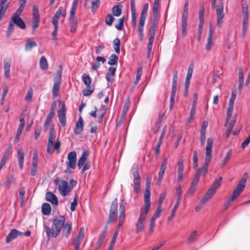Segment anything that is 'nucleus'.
Returning <instances> with one entry per match:
<instances>
[{"label": "nucleus", "mask_w": 250, "mask_h": 250, "mask_svg": "<svg viewBox=\"0 0 250 250\" xmlns=\"http://www.w3.org/2000/svg\"><path fill=\"white\" fill-rule=\"evenodd\" d=\"M88 155V153L87 151H84L83 152L81 157L78 160V164H77V166L80 169L83 166L85 161L87 159Z\"/></svg>", "instance_id": "23"}, {"label": "nucleus", "mask_w": 250, "mask_h": 250, "mask_svg": "<svg viewBox=\"0 0 250 250\" xmlns=\"http://www.w3.org/2000/svg\"><path fill=\"white\" fill-rule=\"evenodd\" d=\"M56 134L55 131L54 129V125H52L51 126L50 130L49 131V136L48 138V144L50 145L53 146L54 142L56 138Z\"/></svg>", "instance_id": "20"}, {"label": "nucleus", "mask_w": 250, "mask_h": 250, "mask_svg": "<svg viewBox=\"0 0 250 250\" xmlns=\"http://www.w3.org/2000/svg\"><path fill=\"white\" fill-rule=\"evenodd\" d=\"M85 233L83 228H81L78 233L73 239V243L74 246V250H80V245L84 238Z\"/></svg>", "instance_id": "7"}, {"label": "nucleus", "mask_w": 250, "mask_h": 250, "mask_svg": "<svg viewBox=\"0 0 250 250\" xmlns=\"http://www.w3.org/2000/svg\"><path fill=\"white\" fill-rule=\"evenodd\" d=\"M151 181V177H147L146 178V188L145 190V192L144 194V200L145 204L150 205V184Z\"/></svg>", "instance_id": "11"}, {"label": "nucleus", "mask_w": 250, "mask_h": 250, "mask_svg": "<svg viewBox=\"0 0 250 250\" xmlns=\"http://www.w3.org/2000/svg\"><path fill=\"white\" fill-rule=\"evenodd\" d=\"M215 192L216 191H215V190H213V189H212L210 188L202 198V200L203 202L206 203L209 199L211 198L212 196L215 194Z\"/></svg>", "instance_id": "24"}, {"label": "nucleus", "mask_w": 250, "mask_h": 250, "mask_svg": "<svg viewBox=\"0 0 250 250\" xmlns=\"http://www.w3.org/2000/svg\"><path fill=\"white\" fill-rule=\"evenodd\" d=\"M38 153L37 150H35L34 152L32 162V167H38Z\"/></svg>", "instance_id": "43"}, {"label": "nucleus", "mask_w": 250, "mask_h": 250, "mask_svg": "<svg viewBox=\"0 0 250 250\" xmlns=\"http://www.w3.org/2000/svg\"><path fill=\"white\" fill-rule=\"evenodd\" d=\"M196 113V107H192L190 110L189 116L188 119V123H190L193 119V118Z\"/></svg>", "instance_id": "57"}, {"label": "nucleus", "mask_w": 250, "mask_h": 250, "mask_svg": "<svg viewBox=\"0 0 250 250\" xmlns=\"http://www.w3.org/2000/svg\"><path fill=\"white\" fill-rule=\"evenodd\" d=\"M33 89L31 87H30L28 90V91L26 93V95L25 97V100L26 101H30L32 99L33 96Z\"/></svg>", "instance_id": "53"}, {"label": "nucleus", "mask_w": 250, "mask_h": 250, "mask_svg": "<svg viewBox=\"0 0 250 250\" xmlns=\"http://www.w3.org/2000/svg\"><path fill=\"white\" fill-rule=\"evenodd\" d=\"M82 80L86 87L90 86L91 83V79L85 73L83 74L82 76Z\"/></svg>", "instance_id": "34"}, {"label": "nucleus", "mask_w": 250, "mask_h": 250, "mask_svg": "<svg viewBox=\"0 0 250 250\" xmlns=\"http://www.w3.org/2000/svg\"><path fill=\"white\" fill-rule=\"evenodd\" d=\"M76 166V160L68 159V162L66 163L67 169L69 168L74 169Z\"/></svg>", "instance_id": "48"}, {"label": "nucleus", "mask_w": 250, "mask_h": 250, "mask_svg": "<svg viewBox=\"0 0 250 250\" xmlns=\"http://www.w3.org/2000/svg\"><path fill=\"white\" fill-rule=\"evenodd\" d=\"M66 107L65 104H62V108L58 111V115L59 121L62 126H65L66 125V115H65Z\"/></svg>", "instance_id": "13"}, {"label": "nucleus", "mask_w": 250, "mask_h": 250, "mask_svg": "<svg viewBox=\"0 0 250 250\" xmlns=\"http://www.w3.org/2000/svg\"><path fill=\"white\" fill-rule=\"evenodd\" d=\"M163 115H160L159 116L158 120L157 123H156L154 129V133L155 134H156L158 131H159V128L160 127V125H161V123L162 122L163 119Z\"/></svg>", "instance_id": "38"}, {"label": "nucleus", "mask_w": 250, "mask_h": 250, "mask_svg": "<svg viewBox=\"0 0 250 250\" xmlns=\"http://www.w3.org/2000/svg\"><path fill=\"white\" fill-rule=\"evenodd\" d=\"M205 13V9L204 6H200L199 8V18L200 21V27H202L203 26L204 24V16Z\"/></svg>", "instance_id": "29"}, {"label": "nucleus", "mask_w": 250, "mask_h": 250, "mask_svg": "<svg viewBox=\"0 0 250 250\" xmlns=\"http://www.w3.org/2000/svg\"><path fill=\"white\" fill-rule=\"evenodd\" d=\"M211 7L213 9L216 10L217 14V24L219 27H221L223 21L224 14V4L222 0H221L218 4H216V0H211Z\"/></svg>", "instance_id": "4"}, {"label": "nucleus", "mask_w": 250, "mask_h": 250, "mask_svg": "<svg viewBox=\"0 0 250 250\" xmlns=\"http://www.w3.org/2000/svg\"><path fill=\"white\" fill-rule=\"evenodd\" d=\"M118 60V57L115 54H112L109 58L108 64L111 65H116Z\"/></svg>", "instance_id": "37"}, {"label": "nucleus", "mask_w": 250, "mask_h": 250, "mask_svg": "<svg viewBox=\"0 0 250 250\" xmlns=\"http://www.w3.org/2000/svg\"><path fill=\"white\" fill-rule=\"evenodd\" d=\"M62 70L60 69L57 72V75L54 77V83L52 88V94L54 97L58 96L61 83Z\"/></svg>", "instance_id": "6"}, {"label": "nucleus", "mask_w": 250, "mask_h": 250, "mask_svg": "<svg viewBox=\"0 0 250 250\" xmlns=\"http://www.w3.org/2000/svg\"><path fill=\"white\" fill-rule=\"evenodd\" d=\"M46 200L52 205L57 206L58 205V199L56 195L50 191L47 192L45 194Z\"/></svg>", "instance_id": "15"}, {"label": "nucleus", "mask_w": 250, "mask_h": 250, "mask_svg": "<svg viewBox=\"0 0 250 250\" xmlns=\"http://www.w3.org/2000/svg\"><path fill=\"white\" fill-rule=\"evenodd\" d=\"M12 148V146L11 144H10L6 149L5 150L4 155L3 157H6L9 159V156L12 154L11 153V149Z\"/></svg>", "instance_id": "58"}, {"label": "nucleus", "mask_w": 250, "mask_h": 250, "mask_svg": "<svg viewBox=\"0 0 250 250\" xmlns=\"http://www.w3.org/2000/svg\"><path fill=\"white\" fill-rule=\"evenodd\" d=\"M150 206V205L145 204L144 207L141 208L139 218L135 224L136 233H139L144 229L146 215L148 212Z\"/></svg>", "instance_id": "3"}, {"label": "nucleus", "mask_w": 250, "mask_h": 250, "mask_svg": "<svg viewBox=\"0 0 250 250\" xmlns=\"http://www.w3.org/2000/svg\"><path fill=\"white\" fill-rule=\"evenodd\" d=\"M44 227L48 239L57 237L61 231L62 235L68 238L72 230L71 224L68 222H65V218L62 215L56 216L53 219L51 228L46 224H44Z\"/></svg>", "instance_id": "1"}, {"label": "nucleus", "mask_w": 250, "mask_h": 250, "mask_svg": "<svg viewBox=\"0 0 250 250\" xmlns=\"http://www.w3.org/2000/svg\"><path fill=\"white\" fill-rule=\"evenodd\" d=\"M115 18L112 15L110 14H108L105 18V22L107 25L111 26Z\"/></svg>", "instance_id": "50"}, {"label": "nucleus", "mask_w": 250, "mask_h": 250, "mask_svg": "<svg viewBox=\"0 0 250 250\" xmlns=\"http://www.w3.org/2000/svg\"><path fill=\"white\" fill-rule=\"evenodd\" d=\"M167 158H164L163 159L160 170L165 172V170L167 168Z\"/></svg>", "instance_id": "62"}, {"label": "nucleus", "mask_w": 250, "mask_h": 250, "mask_svg": "<svg viewBox=\"0 0 250 250\" xmlns=\"http://www.w3.org/2000/svg\"><path fill=\"white\" fill-rule=\"evenodd\" d=\"M14 24H15L13 22V21L11 19L9 23V25H8L7 31V33H6V36L7 38H8L10 36L11 34L13 32V31L14 30V27H15Z\"/></svg>", "instance_id": "42"}, {"label": "nucleus", "mask_w": 250, "mask_h": 250, "mask_svg": "<svg viewBox=\"0 0 250 250\" xmlns=\"http://www.w3.org/2000/svg\"><path fill=\"white\" fill-rule=\"evenodd\" d=\"M158 22L153 21V23L151 25L149 29L148 32L156 33V29L157 28Z\"/></svg>", "instance_id": "64"}, {"label": "nucleus", "mask_w": 250, "mask_h": 250, "mask_svg": "<svg viewBox=\"0 0 250 250\" xmlns=\"http://www.w3.org/2000/svg\"><path fill=\"white\" fill-rule=\"evenodd\" d=\"M122 5L121 4L114 6L112 9L113 15L116 17H119L122 12Z\"/></svg>", "instance_id": "26"}, {"label": "nucleus", "mask_w": 250, "mask_h": 250, "mask_svg": "<svg viewBox=\"0 0 250 250\" xmlns=\"http://www.w3.org/2000/svg\"><path fill=\"white\" fill-rule=\"evenodd\" d=\"M142 67H139L137 69V75H136V80L134 82V84L135 85H136L138 84V83H139L140 79H141V77L142 76Z\"/></svg>", "instance_id": "52"}, {"label": "nucleus", "mask_w": 250, "mask_h": 250, "mask_svg": "<svg viewBox=\"0 0 250 250\" xmlns=\"http://www.w3.org/2000/svg\"><path fill=\"white\" fill-rule=\"evenodd\" d=\"M10 67H11V64H10V62H4V76L7 79H9L10 78Z\"/></svg>", "instance_id": "32"}, {"label": "nucleus", "mask_w": 250, "mask_h": 250, "mask_svg": "<svg viewBox=\"0 0 250 250\" xmlns=\"http://www.w3.org/2000/svg\"><path fill=\"white\" fill-rule=\"evenodd\" d=\"M213 146V140L210 138L207 139L206 147V157L205 162L202 167L197 169L195 174L198 176H206L208 173V166L212 158V149Z\"/></svg>", "instance_id": "2"}, {"label": "nucleus", "mask_w": 250, "mask_h": 250, "mask_svg": "<svg viewBox=\"0 0 250 250\" xmlns=\"http://www.w3.org/2000/svg\"><path fill=\"white\" fill-rule=\"evenodd\" d=\"M222 181V177H220L218 179H216L213 183L212 187L210 188L211 189H213L216 191V189L220 186Z\"/></svg>", "instance_id": "41"}, {"label": "nucleus", "mask_w": 250, "mask_h": 250, "mask_svg": "<svg viewBox=\"0 0 250 250\" xmlns=\"http://www.w3.org/2000/svg\"><path fill=\"white\" fill-rule=\"evenodd\" d=\"M11 19L14 23V24L17 25L20 28L24 29L26 28V25L22 19L20 18V16L17 15V14H13Z\"/></svg>", "instance_id": "14"}, {"label": "nucleus", "mask_w": 250, "mask_h": 250, "mask_svg": "<svg viewBox=\"0 0 250 250\" xmlns=\"http://www.w3.org/2000/svg\"><path fill=\"white\" fill-rule=\"evenodd\" d=\"M107 227L104 229L102 232L100 234L98 241L97 242V247L99 248L103 243L106 235Z\"/></svg>", "instance_id": "22"}, {"label": "nucleus", "mask_w": 250, "mask_h": 250, "mask_svg": "<svg viewBox=\"0 0 250 250\" xmlns=\"http://www.w3.org/2000/svg\"><path fill=\"white\" fill-rule=\"evenodd\" d=\"M70 184L71 186H68V182L65 180H62L58 185V189L60 193L63 196H66L68 193L72 190L73 187L77 184V181L71 180Z\"/></svg>", "instance_id": "5"}, {"label": "nucleus", "mask_w": 250, "mask_h": 250, "mask_svg": "<svg viewBox=\"0 0 250 250\" xmlns=\"http://www.w3.org/2000/svg\"><path fill=\"white\" fill-rule=\"evenodd\" d=\"M20 124H19V127H18V128L17 130V133H18V135L21 134L22 130L23 129V127L24 126V125H25V121H24V118L20 117Z\"/></svg>", "instance_id": "44"}, {"label": "nucleus", "mask_w": 250, "mask_h": 250, "mask_svg": "<svg viewBox=\"0 0 250 250\" xmlns=\"http://www.w3.org/2000/svg\"><path fill=\"white\" fill-rule=\"evenodd\" d=\"M83 121L82 117H80L78 121L76 122L74 132L76 134H80L83 130Z\"/></svg>", "instance_id": "18"}, {"label": "nucleus", "mask_w": 250, "mask_h": 250, "mask_svg": "<svg viewBox=\"0 0 250 250\" xmlns=\"http://www.w3.org/2000/svg\"><path fill=\"white\" fill-rule=\"evenodd\" d=\"M42 213L44 215H48L51 211V207L50 205L47 203H44L42 206Z\"/></svg>", "instance_id": "25"}, {"label": "nucleus", "mask_w": 250, "mask_h": 250, "mask_svg": "<svg viewBox=\"0 0 250 250\" xmlns=\"http://www.w3.org/2000/svg\"><path fill=\"white\" fill-rule=\"evenodd\" d=\"M100 0H93L91 3V11L93 13H95L96 10L98 8L100 5Z\"/></svg>", "instance_id": "46"}, {"label": "nucleus", "mask_w": 250, "mask_h": 250, "mask_svg": "<svg viewBox=\"0 0 250 250\" xmlns=\"http://www.w3.org/2000/svg\"><path fill=\"white\" fill-rule=\"evenodd\" d=\"M78 204L77 201V195L75 194L73 201L71 203L70 209L72 211H74L76 210V206Z\"/></svg>", "instance_id": "54"}, {"label": "nucleus", "mask_w": 250, "mask_h": 250, "mask_svg": "<svg viewBox=\"0 0 250 250\" xmlns=\"http://www.w3.org/2000/svg\"><path fill=\"white\" fill-rule=\"evenodd\" d=\"M40 66L42 70H47L48 68L47 60L44 56H42L40 59Z\"/></svg>", "instance_id": "31"}, {"label": "nucleus", "mask_w": 250, "mask_h": 250, "mask_svg": "<svg viewBox=\"0 0 250 250\" xmlns=\"http://www.w3.org/2000/svg\"><path fill=\"white\" fill-rule=\"evenodd\" d=\"M213 34V29L212 28V25H211V24H210L209 25V35H208V42L206 46V49L208 51H209L211 48V45L212 43V39Z\"/></svg>", "instance_id": "21"}, {"label": "nucleus", "mask_w": 250, "mask_h": 250, "mask_svg": "<svg viewBox=\"0 0 250 250\" xmlns=\"http://www.w3.org/2000/svg\"><path fill=\"white\" fill-rule=\"evenodd\" d=\"M23 235V232H21L15 229H12L6 237V243L8 244L18 237L22 236Z\"/></svg>", "instance_id": "12"}, {"label": "nucleus", "mask_w": 250, "mask_h": 250, "mask_svg": "<svg viewBox=\"0 0 250 250\" xmlns=\"http://www.w3.org/2000/svg\"><path fill=\"white\" fill-rule=\"evenodd\" d=\"M193 71V66L190 65L188 68L186 82H188L190 83V79L192 77Z\"/></svg>", "instance_id": "51"}, {"label": "nucleus", "mask_w": 250, "mask_h": 250, "mask_svg": "<svg viewBox=\"0 0 250 250\" xmlns=\"http://www.w3.org/2000/svg\"><path fill=\"white\" fill-rule=\"evenodd\" d=\"M33 21H40V13L38 7L36 5H34L33 7Z\"/></svg>", "instance_id": "33"}, {"label": "nucleus", "mask_w": 250, "mask_h": 250, "mask_svg": "<svg viewBox=\"0 0 250 250\" xmlns=\"http://www.w3.org/2000/svg\"><path fill=\"white\" fill-rule=\"evenodd\" d=\"M232 149H230L228 151L224 160L222 161L221 166V167L222 168H223L224 167H225V166L226 165V164L228 163V162L229 161L231 156L232 155Z\"/></svg>", "instance_id": "28"}, {"label": "nucleus", "mask_w": 250, "mask_h": 250, "mask_svg": "<svg viewBox=\"0 0 250 250\" xmlns=\"http://www.w3.org/2000/svg\"><path fill=\"white\" fill-rule=\"evenodd\" d=\"M233 110V105L229 104V106L227 108V114L226 118V122H228L232 115Z\"/></svg>", "instance_id": "49"}, {"label": "nucleus", "mask_w": 250, "mask_h": 250, "mask_svg": "<svg viewBox=\"0 0 250 250\" xmlns=\"http://www.w3.org/2000/svg\"><path fill=\"white\" fill-rule=\"evenodd\" d=\"M198 237V232L196 230H194L191 232L188 236L187 240L188 244H191L197 240Z\"/></svg>", "instance_id": "27"}, {"label": "nucleus", "mask_w": 250, "mask_h": 250, "mask_svg": "<svg viewBox=\"0 0 250 250\" xmlns=\"http://www.w3.org/2000/svg\"><path fill=\"white\" fill-rule=\"evenodd\" d=\"M118 213V199L115 198L112 202L110 208L109 215L107 223L109 224L114 221H116Z\"/></svg>", "instance_id": "8"}, {"label": "nucleus", "mask_w": 250, "mask_h": 250, "mask_svg": "<svg viewBox=\"0 0 250 250\" xmlns=\"http://www.w3.org/2000/svg\"><path fill=\"white\" fill-rule=\"evenodd\" d=\"M176 193L178 194V197L177 200H179V201H181L182 197L183 195V191L181 190V187L179 185L176 188Z\"/></svg>", "instance_id": "61"}, {"label": "nucleus", "mask_w": 250, "mask_h": 250, "mask_svg": "<svg viewBox=\"0 0 250 250\" xmlns=\"http://www.w3.org/2000/svg\"><path fill=\"white\" fill-rule=\"evenodd\" d=\"M246 179L244 177L241 178L232 192V195L230 198L231 200L234 201L240 195L246 186Z\"/></svg>", "instance_id": "9"}, {"label": "nucleus", "mask_w": 250, "mask_h": 250, "mask_svg": "<svg viewBox=\"0 0 250 250\" xmlns=\"http://www.w3.org/2000/svg\"><path fill=\"white\" fill-rule=\"evenodd\" d=\"M37 45V44L35 41L29 40L25 44V49L27 51L30 50L33 47H36Z\"/></svg>", "instance_id": "40"}, {"label": "nucleus", "mask_w": 250, "mask_h": 250, "mask_svg": "<svg viewBox=\"0 0 250 250\" xmlns=\"http://www.w3.org/2000/svg\"><path fill=\"white\" fill-rule=\"evenodd\" d=\"M17 156L19 167L20 168L21 170L23 169L24 158V152L22 148L18 149Z\"/></svg>", "instance_id": "17"}, {"label": "nucleus", "mask_w": 250, "mask_h": 250, "mask_svg": "<svg viewBox=\"0 0 250 250\" xmlns=\"http://www.w3.org/2000/svg\"><path fill=\"white\" fill-rule=\"evenodd\" d=\"M180 202V201H179V200H176V203L172 210L171 215L168 217V221L171 220L175 216V212L179 207Z\"/></svg>", "instance_id": "39"}, {"label": "nucleus", "mask_w": 250, "mask_h": 250, "mask_svg": "<svg viewBox=\"0 0 250 250\" xmlns=\"http://www.w3.org/2000/svg\"><path fill=\"white\" fill-rule=\"evenodd\" d=\"M25 190L24 187H21L19 189V197L21 202H23Z\"/></svg>", "instance_id": "59"}, {"label": "nucleus", "mask_w": 250, "mask_h": 250, "mask_svg": "<svg viewBox=\"0 0 250 250\" xmlns=\"http://www.w3.org/2000/svg\"><path fill=\"white\" fill-rule=\"evenodd\" d=\"M53 25L54 26V31H53L51 35H52V39L54 41H57L58 40L57 35V33H58L59 26H58V24H53Z\"/></svg>", "instance_id": "55"}, {"label": "nucleus", "mask_w": 250, "mask_h": 250, "mask_svg": "<svg viewBox=\"0 0 250 250\" xmlns=\"http://www.w3.org/2000/svg\"><path fill=\"white\" fill-rule=\"evenodd\" d=\"M125 17H123L119 19V23L115 26V27L119 30H122L124 27V21Z\"/></svg>", "instance_id": "63"}, {"label": "nucleus", "mask_w": 250, "mask_h": 250, "mask_svg": "<svg viewBox=\"0 0 250 250\" xmlns=\"http://www.w3.org/2000/svg\"><path fill=\"white\" fill-rule=\"evenodd\" d=\"M178 72L175 70L173 75L172 84L171 91L176 92L177 90V83Z\"/></svg>", "instance_id": "30"}, {"label": "nucleus", "mask_w": 250, "mask_h": 250, "mask_svg": "<svg viewBox=\"0 0 250 250\" xmlns=\"http://www.w3.org/2000/svg\"><path fill=\"white\" fill-rule=\"evenodd\" d=\"M140 180H134L133 181V187L134 189L135 192L138 193L140 191Z\"/></svg>", "instance_id": "56"}, {"label": "nucleus", "mask_w": 250, "mask_h": 250, "mask_svg": "<svg viewBox=\"0 0 250 250\" xmlns=\"http://www.w3.org/2000/svg\"><path fill=\"white\" fill-rule=\"evenodd\" d=\"M244 76L243 68L240 67L239 68V84L238 87V91L240 93H241L242 90L244 85Z\"/></svg>", "instance_id": "19"}, {"label": "nucleus", "mask_w": 250, "mask_h": 250, "mask_svg": "<svg viewBox=\"0 0 250 250\" xmlns=\"http://www.w3.org/2000/svg\"><path fill=\"white\" fill-rule=\"evenodd\" d=\"M120 40L118 38L115 39L113 41V47L117 54L120 53Z\"/></svg>", "instance_id": "36"}, {"label": "nucleus", "mask_w": 250, "mask_h": 250, "mask_svg": "<svg viewBox=\"0 0 250 250\" xmlns=\"http://www.w3.org/2000/svg\"><path fill=\"white\" fill-rule=\"evenodd\" d=\"M76 11V9H71L70 11L69 22L70 25V30L72 33L75 32L77 28V21L75 18Z\"/></svg>", "instance_id": "10"}, {"label": "nucleus", "mask_w": 250, "mask_h": 250, "mask_svg": "<svg viewBox=\"0 0 250 250\" xmlns=\"http://www.w3.org/2000/svg\"><path fill=\"white\" fill-rule=\"evenodd\" d=\"M62 11L63 8L62 7H60L58 9V10L56 12L51 21L53 24H58V20L60 18L61 16L62 15L63 17H64L65 16V13H64V14H63Z\"/></svg>", "instance_id": "16"}, {"label": "nucleus", "mask_w": 250, "mask_h": 250, "mask_svg": "<svg viewBox=\"0 0 250 250\" xmlns=\"http://www.w3.org/2000/svg\"><path fill=\"white\" fill-rule=\"evenodd\" d=\"M94 89V87H92L91 86L86 87V88L83 90V94L84 96H89L91 95Z\"/></svg>", "instance_id": "47"}, {"label": "nucleus", "mask_w": 250, "mask_h": 250, "mask_svg": "<svg viewBox=\"0 0 250 250\" xmlns=\"http://www.w3.org/2000/svg\"><path fill=\"white\" fill-rule=\"evenodd\" d=\"M242 13L243 16V21L249 22V10L247 6L243 7Z\"/></svg>", "instance_id": "45"}, {"label": "nucleus", "mask_w": 250, "mask_h": 250, "mask_svg": "<svg viewBox=\"0 0 250 250\" xmlns=\"http://www.w3.org/2000/svg\"><path fill=\"white\" fill-rule=\"evenodd\" d=\"M132 174L134 177V180H140L141 177L139 173L137 166H134L132 169Z\"/></svg>", "instance_id": "35"}, {"label": "nucleus", "mask_w": 250, "mask_h": 250, "mask_svg": "<svg viewBox=\"0 0 250 250\" xmlns=\"http://www.w3.org/2000/svg\"><path fill=\"white\" fill-rule=\"evenodd\" d=\"M155 35V33H154L148 32V36L149 37V42L148 45H153Z\"/></svg>", "instance_id": "60"}]
</instances>
